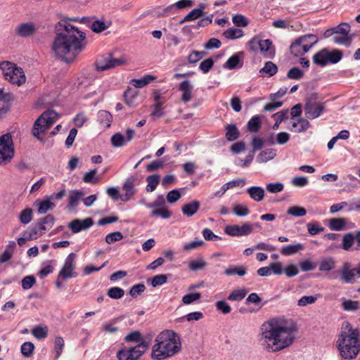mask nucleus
I'll return each instance as SVG.
<instances>
[{"label": "nucleus", "instance_id": "obj_18", "mask_svg": "<svg viewBox=\"0 0 360 360\" xmlns=\"http://www.w3.org/2000/svg\"><path fill=\"white\" fill-rule=\"evenodd\" d=\"M34 205L37 207V212L39 214H46L50 210H53L56 207V204L51 201L48 195L44 200L37 199L34 202Z\"/></svg>", "mask_w": 360, "mask_h": 360}, {"label": "nucleus", "instance_id": "obj_11", "mask_svg": "<svg viewBox=\"0 0 360 360\" xmlns=\"http://www.w3.org/2000/svg\"><path fill=\"white\" fill-rule=\"evenodd\" d=\"M124 59L121 58H115L112 55L109 54L105 57L98 58L95 62V67L97 71H104L117 66H120L124 64Z\"/></svg>", "mask_w": 360, "mask_h": 360}, {"label": "nucleus", "instance_id": "obj_35", "mask_svg": "<svg viewBox=\"0 0 360 360\" xmlns=\"http://www.w3.org/2000/svg\"><path fill=\"white\" fill-rule=\"evenodd\" d=\"M156 79L155 76L151 75H147L141 79H134L131 81V84H133L136 88H143L151 81Z\"/></svg>", "mask_w": 360, "mask_h": 360}, {"label": "nucleus", "instance_id": "obj_3", "mask_svg": "<svg viewBox=\"0 0 360 360\" xmlns=\"http://www.w3.org/2000/svg\"><path fill=\"white\" fill-rule=\"evenodd\" d=\"M181 343L178 334L171 330H165L155 338L150 357L154 360H165L179 353Z\"/></svg>", "mask_w": 360, "mask_h": 360}, {"label": "nucleus", "instance_id": "obj_52", "mask_svg": "<svg viewBox=\"0 0 360 360\" xmlns=\"http://www.w3.org/2000/svg\"><path fill=\"white\" fill-rule=\"evenodd\" d=\"M34 345L31 342H25L21 345V353L25 357H30L33 354Z\"/></svg>", "mask_w": 360, "mask_h": 360}, {"label": "nucleus", "instance_id": "obj_58", "mask_svg": "<svg viewBox=\"0 0 360 360\" xmlns=\"http://www.w3.org/2000/svg\"><path fill=\"white\" fill-rule=\"evenodd\" d=\"M202 16L201 10L200 9H193L190 13H188L180 22V24L184 23L186 22L193 21L198 18Z\"/></svg>", "mask_w": 360, "mask_h": 360}, {"label": "nucleus", "instance_id": "obj_39", "mask_svg": "<svg viewBox=\"0 0 360 360\" xmlns=\"http://www.w3.org/2000/svg\"><path fill=\"white\" fill-rule=\"evenodd\" d=\"M124 98L126 104L129 107H133L135 105V100L137 98V94L134 90L128 88L124 91Z\"/></svg>", "mask_w": 360, "mask_h": 360}, {"label": "nucleus", "instance_id": "obj_22", "mask_svg": "<svg viewBox=\"0 0 360 360\" xmlns=\"http://www.w3.org/2000/svg\"><path fill=\"white\" fill-rule=\"evenodd\" d=\"M324 50L326 65L329 63L335 64L342 58V51L340 50L333 49L332 51H330L328 49H324Z\"/></svg>", "mask_w": 360, "mask_h": 360}, {"label": "nucleus", "instance_id": "obj_28", "mask_svg": "<svg viewBox=\"0 0 360 360\" xmlns=\"http://www.w3.org/2000/svg\"><path fill=\"white\" fill-rule=\"evenodd\" d=\"M259 50L265 57L271 58L274 55L272 42L270 39H261Z\"/></svg>", "mask_w": 360, "mask_h": 360}, {"label": "nucleus", "instance_id": "obj_1", "mask_svg": "<svg viewBox=\"0 0 360 360\" xmlns=\"http://www.w3.org/2000/svg\"><path fill=\"white\" fill-rule=\"evenodd\" d=\"M76 19L64 17L56 25V34L52 44L56 56L68 63H72L86 46V34L67 22Z\"/></svg>", "mask_w": 360, "mask_h": 360}, {"label": "nucleus", "instance_id": "obj_38", "mask_svg": "<svg viewBox=\"0 0 360 360\" xmlns=\"http://www.w3.org/2000/svg\"><path fill=\"white\" fill-rule=\"evenodd\" d=\"M146 181L148 183L146 191L148 192H153L156 189L160 183V176L158 174L150 175L146 178Z\"/></svg>", "mask_w": 360, "mask_h": 360}, {"label": "nucleus", "instance_id": "obj_50", "mask_svg": "<svg viewBox=\"0 0 360 360\" xmlns=\"http://www.w3.org/2000/svg\"><path fill=\"white\" fill-rule=\"evenodd\" d=\"M110 140L112 146L116 148L122 147L127 143L124 136L120 133L112 135Z\"/></svg>", "mask_w": 360, "mask_h": 360}, {"label": "nucleus", "instance_id": "obj_61", "mask_svg": "<svg viewBox=\"0 0 360 360\" xmlns=\"http://www.w3.org/2000/svg\"><path fill=\"white\" fill-rule=\"evenodd\" d=\"M304 75V72L299 68L293 67L287 73V77L291 79H300Z\"/></svg>", "mask_w": 360, "mask_h": 360}, {"label": "nucleus", "instance_id": "obj_42", "mask_svg": "<svg viewBox=\"0 0 360 360\" xmlns=\"http://www.w3.org/2000/svg\"><path fill=\"white\" fill-rule=\"evenodd\" d=\"M223 36L229 39H236L243 36V32L240 29L229 28L223 32Z\"/></svg>", "mask_w": 360, "mask_h": 360}, {"label": "nucleus", "instance_id": "obj_9", "mask_svg": "<svg viewBox=\"0 0 360 360\" xmlns=\"http://www.w3.org/2000/svg\"><path fill=\"white\" fill-rule=\"evenodd\" d=\"M351 27L347 22H341L335 27V35L332 38V41L336 44L350 45L352 37L349 36Z\"/></svg>", "mask_w": 360, "mask_h": 360}, {"label": "nucleus", "instance_id": "obj_36", "mask_svg": "<svg viewBox=\"0 0 360 360\" xmlns=\"http://www.w3.org/2000/svg\"><path fill=\"white\" fill-rule=\"evenodd\" d=\"M290 50V53L296 57L302 56L305 53L308 52L307 50H304V47L302 44L298 41V39H296L295 41L292 43Z\"/></svg>", "mask_w": 360, "mask_h": 360}, {"label": "nucleus", "instance_id": "obj_10", "mask_svg": "<svg viewBox=\"0 0 360 360\" xmlns=\"http://www.w3.org/2000/svg\"><path fill=\"white\" fill-rule=\"evenodd\" d=\"M341 280L345 283H354L360 278V263L354 268L349 262H345L340 270Z\"/></svg>", "mask_w": 360, "mask_h": 360}, {"label": "nucleus", "instance_id": "obj_26", "mask_svg": "<svg viewBox=\"0 0 360 360\" xmlns=\"http://www.w3.org/2000/svg\"><path fill=\"white\" fill-rule=\"evenodd\" d=\"M11 76L13 77V79H8V82L13 84L20 86L22 84L25 82V76L22 68H16L13 70Z\"/></svg>", "mask_w": 360, "mask_h": 360}, {"label": "nucleus", "instance_id": "obj_20", "mask_svg": "<svg viewBox=\"0 0 360 360\" xmlns=\"http://www.w3.org/2000/svg\"><path fill=\"white\" fill-rule=\"evenodd\" d=\"M178 89L182 93L181 101L184 103H188L192 99L193 86L190 81H183L179 84Z\"/></svg>", "mask_w": 360, "mask_h": 360}, {"label": "nucleus", "instance_id": "obj_33", "mask_svg": "<svg viewBox=\"0 0 360 360\" xmlns=\"http://www.w3.org/2000/svg\"><path fill=\"white\" fill-rule=\"evenodd\" d=\"M112 120V115L106 110H100L98 113V121L105 127H109Z\"/></svg>", "mask_w": 360, "mask_h": 360}, {"label": "nucleus", "instance_id": "obj_44", "mask_svg": "<svg viewBox=\"0 0 360 360\" xmlns=\"http://www.w3.org/2000/svg\"><path fill=\"white\" fill-rule=\"evenodd\" d=\"M354 235L352 233H347L343 236L342 248L343 250H349L354 243Z\"/></svg>", "mask_w": 360, "mask_h": 360}, {"label": "nucleus", "instance_id": "obj_16", "mask_svg": "<svg viewBox=\"0 0 360 360\" xmlns=\"http://www.w3.org/2000/svg\"><path fill=\"white\" fill-rule=\"evenodd\" d=\"M245 53L243 51H238L233 54L224 64V68L228 70L241 68L243 66Z\"/></svg>", "mask_w": 360, "mask_h": 360}, {"label": "nucleus", "instance_id": "obj_30", "mask_svg": "<svg viewBox=\"0 0 360 360\" xmlns=\"http://www.w3.org/2000/svg\"><path fill=\"white\" fill-rule=\"evenodd\" d=\"M347 221L345 218H331L328 226L333 231H342L346 229Z\"/></svg>", "mask_w": 360, "mask_h": 360}, {"label": "nucleus", "instance_id": "obj_37", "mask_svg": "<svg viewBox=\"0 0 360 360\" xmlns=\"http://www.w3.org/2000/svg\"><path fill=\"white\" fill-rule=\"evenodd\" d=\"M272 117L276 120L275 123L273 125V129L276 130L279 127L280 124L288 119V110H284L274 113Z\"/></svg>", "mask_w": 360, "mask_h": 360}, {"label": "nucleus", "instance_id": "obj_29", "mask_svg": "<svg viewBox=\"0 0 360 360\" xmlns=\"http://www.w3.org/2000/svg\"><path fill=\"white\" fill-rule=\"evenodd\" d=\"M16 68L17 66L14 63L9 61H3L0 63V69L2 71L5 79L7 81H8V79H13V77L11 76V74Z\"/></svg>", "mask_w": 360, "mask_h": 360}, {"label": "nucleus", "instance_id": "obj_31", "mask_svg": "<svg viewBox=\"0 0 360 360\" xmlns=\"http://www.w3.org/2000/svg\"><path fill=\"white\" fill-rule=\"evenodd\" d=\"M276 155V150L273 148H268L262 150L257 157V161L259 163L266 162L275 158Z\"/></svg>", "mask_w": 360, "mask_h": 360}, {"label": "nucleus", "instance_id": "obj_4", "mask_svg": "<svg viewBox=\"0 0 360 360\" xmlns=\"http://www.w3.org/2000/svg\"><path fill=\"white\" fill-rule=\"evenodd\" d=\"M343 328L338 340L341 356L345 359L355 358L360 351L359 330L353 328L348 322H344Z\"/></svg>", "mask_w": 360, "mask_h": 360}, {"label": "nucleus", "instance_id": "obj_7", "mask_svg": "<svg viewBox=\"0 0 360 360\" xmlns=\"http://www.w3.org/2000/svg\"><path fill=\"white\" fill-rule=\"evenodd\" d=\"M305 116L310 120L320 117L324 112L323 103L317 101V94H312L306 98L304 107Z\"/></svg>", "mask_w": 360, "mask_h": 360}, {"label": "nucleus", "instance_id": "obj_14", "mask_svg": "<svg viewBox=\"0 0 360 360\" xmlns=\"http://www.w3.org/2000/svg\"><path fill=\"white\" fill-rule=\"evenodd\" d=\"M138 184L139 179L134 176H131L127 179L122 186V189L124 191V194L121 197V200L123 202L129 201L131 198V197L135 194V186L137 185Z\"/></svg>", "mask_w": 360, "mask_h": 360}, {"label": "nucleus", "instance_id": "obj_40", "mask_svg": "<svg viewBox=\"0 0 360 360\" xmlns=\"http://www.w3.org/2000/svg\"><path fill=\"white\" fill-rule=\"evenodd\" d=\"M246 294L247 292L245 289L235 290L229 295L227 300L232 302H240L245 298Z\"/></svg>", "mask_w": 360, "mask_h": 360}, {"label": "nucleus", "instance_id": "obj_49", "mask_svg": "<svg viewBox=\"0 0 360 360\" xmlns=\"http://www.w3.org/2000/svg\"><path fill=\"white\" fill-rule=\"evenodd\" d=\"M215 307L218 311H220L223 314H228L231 311L230 304L224 300L216 302Z\"/></svg>", "mask_w": 360, "mask_h": 360}, {"label": "nucleus", "instance_id": "obj_17", "mask_svg": "<svg viewBox=\"0 0 360 360\" xmlns=\"http://www.w3.org/2000/svg\"><path fill=\"white\" fill-rule=\"evenodd\" d=\"M36 27L33 22H23L15 28V34L21 37H29L36 32Z\"/></svg>", "mask_w": 360, "mask_h": 360}, {"label": "nucleus", "instance_id": "obj_19", "mask_svg": "<svg viewBox=\"0 0 360 360\" xmlns=\"http://www.w3.org/2000/svg\"><path fill=\"white\" fill-rule=\"evenodd\" d=\"M149 348V343L146 341H141L130 349V360H139Z\"/></svg>", "mask_w": 360, "mask_h": 360}, {"label": "nucleus", "instance_id": "obj_24", "mask_svg": "<svg viewBox=\"0 0 360 360\" xmlns=\"http://www.w3.org/2000/svg\"><path fill=\"white\" fill-rule=\"evenodd\" d=\"M225 137L229 141H234L240 136V131L235 124H226L225 126Z\"/></svg>", "mask_w": 360, "mask_h": 360}, {"label": "nucleus", "instance_id": "obj_15", "mask_svg": "<svg viewBox=\"0 0 360 360\" xmlns=\"http://www.w3.org/2000/svg\"><path fill=\"white\" fill-rule=\"evenodd\" d=\"M94 224V220L91 217L84 219H75L68 224V227L74 233L88 229Z\"/></svg>", "mask_w": 360, "mask_h": 360}, {"label": "nucleus", "instance_id": "obj_45", "mask_svg": "<svg viewBox=\"0 0 360 360\" xmlns=\"http://www.w3.org/2000/svg\"><path fill=\"white\" fill-rule=\"evenodd\" d=\"M335 266V262L331 257L326 258L323 259L319 264V271H329L333 269Z\"/></svg>", "mask_w": 360, "mask_h": 360}, {"label": "nucleus", "instance_id": "obj_57", "mask_svg": "<svg viewBox=\"0 0 360 360\" xmlns=\"http://www.w3.org/2000/svg\"><path fill=\"white\" fill-rule=\"evenodd\" d=\"M204 245L203 240L195 238V240L185 243L183 248L184 251L190 252L191 250H195Z\"/></svg>", "mask_w": 360, "mask_h": 360}, {"label": "nucleus", "instance_id": "obj_48", "mask_svg": "<svg viewBox=\"0 0 360 360\" xmlns=\"http://www.w3.org/2000/svg\"><path fill=\"white\" fill-rule=\"evenodd\" d=\"M278 71V68L276 64L271 61L265 63L264 66L260 70V72H264L268 75L269 77H272Z\"/></svg>", "mask_w": 360, "mask_h": 360}, {"label": "nucleus", "instance_id": "obj_2", "mask_svg": "<svg viewBox=\"0 0 360 360\" xmlns=\"http://www.w3.org/2000/svg\"><path fill=\"white\" fill-rule=\"evenodd\" d=\"M297 330V324L292 321L273 319L262 325L259 341L269 352H277L293 343Z\"/></svg>", "mask_w": 360, "mask_h": 360}, {"label": "nucleus", "instance_id": "obj_23", "mask_svg": "<svg viewBox=\"0 0 360 360\" xmlns=\"http://www.w3.org/2000/svg\"><path fill=\"white\" fill-rule=\"evenodd\" d=\"M83 196L84 193L79 190L71 191L68 198V208L72 210L76 207Z\"/></svg>", "mask_w": 360, "mask_h": 360}, {"label": "nucleus", "instance_id": "obj_46", "mask_svg": "<svg viewBox=\"0 0 360 360\" xmlns=\"http://www.w3.org/2000/svg\"><path fill=\"white\" fill-rule=\"evenodd\" d=\"M326 58H325L324 49L316 53L312 58L313 63L321 67H324L326 65Z\"/></svg>", "mask_w": 360, "mask_h": 360}, {"label": "nucleus", "instance_id": "obj_27", "mask_svg": "<svg viewBox=\"0 0 360 360\" xmlns=\"http://www.w3.org/2000/svg\"><path fill=\"white\" fill-rule=\"evenodd\" d=\"M247 193L256 202L262 201L264 197V190L260 186H251L247 189Z\"/></svg>", "mask_w": 360, "mask_h": 360}, {"label": "nucleus", "instance_id": "obj_62", "mask_svg": "<svg viewBox=\"0 0 360 360\" xmlns=\"http://www.w3.org/2000/svg\"><path fill=\"white\" fill-rule=\"evenodd\" d=\"M307 227L311 236H315L324 231V227L321 226L318 223H308Z\"/></svg>", "mask_w": 360, "mask_h": 360}, {"label": "nucleus", "instance_id": "obj_56", "mask_svg": "<svg viewBox=\"0 0 360 360\" xmlns=\"http://www.w3.org/2000/svg\"><path fill=\"white\" fill-rule=\"evenodd\" d=\"M207 266V263L202 259H194L188 264V268L191 271H199L203 269Z\"/></svg>", "mask_w": 360, "mask_h": 360}, {"label": "nucleus", "instance_id": "obj_47", "mask_svg": "<svg viewBox=\"0 0 360 360\" xmlns=\"http://www.w3.org/2000/svg\"><path fill=\"white\" fill-rule=\"evenodd\" d=\"M152 217H160L162 219H168L172 216V212L166 207L153 209L150 212Z\"/></svg>", "mask_w": 360, "mask_h": 360}, {"label": "nucleus", "instance_id": "obj_32", "mask_svg": "<svg viewBox=\"0 0 360 360\" xmlns=\"http://www.w3.org/2000/svg\"><path fill=\"white\" fill-rule=\"evenodd\" d=\"M304 250V245L301 243H297L295 245H288L283 246L281 250V253L283 255L288 256L292 255L297 252Z\"/></svg>", "mask_w": 360, "mask_h": 360}, {"label": "nucleus", "instance_id": "obj_21", "mask_svg": "<svg viewBox=\"0 0 360 360\" xmlns=\"http://www.w3.org/2000/svg\"><path fill=\"white\" fill-rule=\"evenodd\" d=\"M200 207V202L195 200L191 202L184 204L181 207V212L185 216L191 217L198 212Z\"/></svg>", "mask_w": 360, "mask_h": 360}, {"label": "nucleus", "instance_id": "obj_5", "mask_svg": "<svg viewBox=\"0 0 360 360\" xmlns=\"http://www.w3.org/2000/svg\"><path fill=\"white\" fill-rule=\"evenodd\" d=\"M58 113L53 110H48L44 112L34 122L32 134L39 140H41L39 137L40 134L46 132V131L58 120Z\"/></svg>", "mask_w": 360, "mask_h": 360}, {"label": "nucleus", "instance_id": "obj_60", "mask_svg": "<svg viewBox=\"0 0 360 360\" xmlns=\"http://www.w3.org/2000/svg\"><path fill=\"white\" fill-rule=\"evenodd\" d=\"M97 170L96 169H91L86 172L83 176V181L85 183L96 184L99 182V179L96 178Z\"/></svg>", "mask_w": 360, "mask_h": 360}, {"label": "nucleus", "instance_id": "obj_34", "mask_svg": "<svg viewBox=\"0 0 360 360\" xmlns=\"http://www.w3.org/2000/svg\"><path fill=\"white\" fill-rule=\"evenodd\" d=\"M247 269L243 265L233 266L225 269L224 274L226 276L238 275L243 276L246 274Z\"/></svg>", "mask_w": 360, "mask_h": 360}, {"label": "nucleus", "instance_id": "obj_51", "mask_svg": "<svg viewBox=\"0 0 360 360\" xmlns=\"http://www.w3.org/2000/svg\"><path fill=\"white\" fill-rule=\"evenodd\" d=\"M124 340L125 342H137L138 344L139 342H141V341H145L142 336H141V334L139 331L138 330H135V331H133L129 334H127L125 337H124Z\"/></svg>", "mask_w": 360, "mask_h": 360}, {"label": "nucleus", "instance_id": "obj_25", "mask_svg": "<svg viewBox=\"0 0 360 360\" xmlns=\"http://www.w3.org/2000/svg\"><path fill=\"white\" fill-rule=\"evenodd\" d=\"M297 39L298 41L302 44L304 47V50H307V51H309V50L318 41L317 37L315 34H311L302 36Z\"/></svg>", "mask_w": 360, "mask_h": 360}, {"label": "nucleus", "instance_id": "obj_41", "mask_svg": "<svg viewBox=\"0 0 360 360\" xmlns=\"http://www.w3.org/2000/svg\"><path fill=\"white\" fill-rule=\"evenodd\" d=\"M250 132H257L261 127V120L258 115L253 116L247 124Z\"/></svg>", "mask_w": 360, "mask_h": 360}, {"label": "nucleus", "instance_id": "obj_8", "mask_svg": "<svg viewBox=\"0 0 360 360\" xmlns=\"http://www.w3.org/2000/svg\"><path fill=\"white\" fill-rule=\"evenodd\" d=\"M55 221L56 219L52 214H47L44 217L39 219L30 230L28 239H37L39 236H41L46 230L50 229L54 225Z\"/></svg>", "mask_w": 360, "mask_h": 360}, {"label": "nucleus", "instance_id": "obj_54", "mask_svg": "<svg viewBox=\"0 0 360 360\" xmlns=\"http://www.w3.org/2000/svg\"><path fill=\"white\" fill-rule=\"evenodd\" d=\"M54 345L56 350L55 359L57 360L60 356L65 346L63 338L60 336L56 337L55 339Z\"/></svg>", "mask_w": 360, "mask_h": 360}, {"label": "nucleus", "instance_id": "obj_59", "mask_svg": "<svg viewBox=\"0 0 360 360\" xmlns=\"http://www.w3.org/2000/svg\"><path fill=\"white\" fill-rule=\"evenodd\" d=\"M124 295V290L120 287H112L108 290V295L112 299H120Z\"/></svg>", "mask_w": 360, "mask_h": 360}, {"label": "nucleus", "instance_id": "obj_64", "mask_svg": "<svg viewBox=\"0 0 360 360\" xmlns=\"http://www.w3.org/2000/svg\"><path fill=\"white\" fill-rule=\"evenodd\" d=\"M214 63V60L212 58H207L200 63L199 69L203 73H207L213 67Z\"/></svg>", "mask_w": 360, "mask_h": 360}, {"label": "nucleus", "instance_id": "obj_13", "mask_svg": "<svg viewBox=\"0 0 360 360\" xmlns=\"http://www.w3.org/2000/svg\"><path fill=\"white\" fill-rule=\"evenodd\" d=\"M253 231V226L249 223L245 222L242 226L239 225H227L224 229V232L233 237H240L250 235Z\"/></svg>", "mask_w": 360, "mask_h": 360}, {"label": "nucleus", "instance_id": "obj_63", "mask_svg": "<svg viewBox=\"0 0 360 360\" xmlns=\"http://www.w3.org/2000/svg\"><path fill=\"white\" fill-rule=\"evenodd\" d=\"M232 21L237 27H246L248 25V19L241 14H236L233 15Z\"/></svg>", "mask_w": 360, "mask_h": 360}, {"label": "nucleus", "instance_id": "obj_55", "mask_svg": "<svg viewBox=\"0 0 360 360\" xmlns=\"http://www.w3.org/2000/svg\"><path fill=\"white\" fill-rule=\"evenodd\" d=\"M32 334L39 340L46 338L48 335V329L46 327L36 326L32 330Z\"/></svg>", "mask_w": 360, "mask_h": 360}, {"label": "nucleus", "instance_id": "obj_12", "mask_svg": "<svg viewBox=\"0 0 360 360\" xmlns=\"http://www.w3.org/2000/svg\"><path fill=\"white\" fill-rule=\"evenodd\" d=\"M75 258V253L72 252L68 255L63 266L59 271L58 278H62L63 280H66L77 276V274L75 271V264L74 262Z\"/></svg>", "mask_w": 360, "mask_h": 360}, {"label": "nucleus", "instance_id": "obj_6", "mask_svg": "<svg viewBox=\"0 0 360 360\" xmlns=\"http://www.w3.org/2000/svg\"><path fill=\"white\" fill-rule=\"evenodd\" d=\"M15 155L12 136L7 133L0 136V165H5L11 162Z\"/></svg>", "mask_w": 360, "mask_h": 360}, {"label": "nucleus", "instance_id": "obj_53", "mask_svg": "<svg viewBox=\"0 0 360 360\" xmlns=\"http://www.w3.org/2000/svg\"><path fill=\"white\" fill-rule=\"evenodd\" d=\"M342 306L345 311H354L359 309V303L358 301L344 300Z\"/></svg>", "mask_w": 360, "mask_h": 360}, {"label": "nucleus", "instance_id": "obj_43", "mask_svg": "<svg viewBox=\"0 0 360 360\" xmlns=\"http://www.w3.org/2000/svg\"><path fill=\"white\" fill-rule=\"evenodd\" d=\"M33 218V211L31 208L27 207L21 211L19 215L20 221L22 224H29Z\"/></svg>", "mask_w": 360, "mask_h": 360}]
</instances>
